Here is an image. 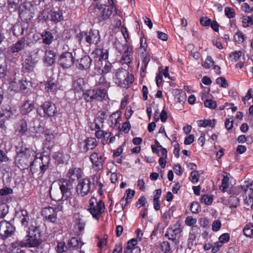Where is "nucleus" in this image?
I'll list each match as a JSON object with an SVG mask.
<instances>
[{"instance_id": "423d86ee", "label": "nucleus", "mask_w": 253, "mask_h": 253, "mask_svg": "<svg viewBox=\"0 0 253 253\" xmlns=\"http://www.w3.org/2000/svg\"><path fill=\"white\" fill-rule=\"evenodd\" d=\"M106 96L107 90L96 86L94 89L87 90L84 94V98L88 102L93 100L102 101Z\"/></svg>"}, {"instance_id": "5fc2aeb1", "label": "nucleus", "mask_w": 253, "mask_h": 253, "mask_svg": "<svg viewBox=\"0 0 253 253\" xmlns=\"http://www.w3.org/2000/svg\"><path fill=\"white\" fill-rule=\"evenodd\" d=\"M190 210L193 213H198L201 211L200 204L197 202H193L191 205Z\"/></svg>"}, {"instance_id": "a18cd8bd", "label": "nucleus", "mask_w": 253, "mask_h": 253, "mask_svg": "<svg viewBox=\"0 0 253 253\" xmlns=\"http://www.w3.org/2000/svg\"><path fill=\"white\" fill-rule=\"evenodd\" d=\"M9 208L6 204H1L0 205V218H4L8 213Z\"/></svg>"}, {"instance_id": "2f4dec72", "label": "nucleus", "mask_w": 253, "mask_h": 253, "mask_svg": "<svg viewBox=\"0 0 253 253\" xmlns=\"http://www.w3.org/2000/svg\"><path fill=\"white\" fill-rule=\"evenodd\" d=\"M22 225L27 226L29 222V216L26 210H22L18 213Z\"/></svg>"}, {"instance_id": "9b49d317", "label": "nucleus", "mask_w": 253, "mask_h": 253, "mask_svg": "<svg viewBox=\"0 0 253 253\" xmlns=\"http://www.w3.org/2000/svg\"><path fill=\"white\" fill-rule=\"evenodd\" d=\"M92 164V168L97 171L102 170L105 160V158L98 152H93L89 157Z\"/></svg>"}, {"instance_id": "ea45409f", "label": "nucleus", "mask_w": 253, "mask_h": 253, "mask_svg": "<svg viewBox=\"0 0 253 253\" xmlns=\"http://www.w3.org/2000/svg\"><path fill=\"white\" fill-rule=\"evenodd\" d=\"M244 235L250 238L253 237V224L249 223L244 227L243 229Z\"/></svg>"}, {"instance_id": "a878e982", "label": "nucleus", "mask_w": 253, "mask_h": 253, "mask_svg": "<svg viewBox=\"0 0 253 253\" xmlns=\"http://www.w3.org/2000/svg\"><path fill=\"white\" fill-rule=\"evenodd\" d=\"M56 58V53L52 50H46L44 61L48 66L54 63Z\"/></svg>"}, {"instance_id": "a211bd4d", "label": "nucleus", "mask_w": 253, "mask_h": 253, "mask_svg": "<svg viewBox=\"0 0 253 253\" xmlns=\"http://www.w3.org/2000/svg\"><path fill=\"white\" fill-rule=\"evenodd\" d=\"M137 241L133 238L128 241L124 251V253H140V249L137 246Z\"/></svg>"}, {"instance_id": "de8ad7c7", "label": "nucleus", "mask_w": 253, "mask_h": 253, "mask_svg": "<svg viewBox=\"0 0 253 253\" xmlns=\"http://www.w3.org/2000/svg\"><path fill=\"white\" fill-rule=\"evenodd\" d=\"M229 179L227 176H224L222 180V184L220 187V190L223 192H225L227 188L229 187Z\"/></svg>"}, {"instance_id": "e433bc0d", "label": "nucleus", "mask_w": 253, "mask_h": 253, "mask_svg": "<svg viewBox=\"0 0 253 253\" xmlns=\"http://www.w3.org/2000/svg\"><path fill=\"white\" fill-rule=\"evenodd\" d=\"M216 122V121L215 119L200 120L199 121L198 125L201 127H207L208 126L213 127Z\"/></svg>"}, {"instance_id": "5701e85b", "label": "nucleus", "mask_w": 253, "mask_h": 253, "mask_svg": "<svg viewBox=\"0 0 253 253\" xmlns=\"http://www.w3.org/2000/svg\"><path fill=\"white\" fill-rule=\"evenodd\" d=\"M47 18L52 22L57 23L63 19L62 12L60 10L50 11Z\"/></svg>"}, {"instance_id": "3c124183", "label": "nucleus", "mask_w": 253, "mask_h": 253, "mask_svg": "<svg viewBox=\"0 0 253 253\" xmlns=\"http://www.w3.org/2000/svg\"><path fill=\"white\" fill-rule=\"evenodd\" d=\"M238 199L235 196H230L228 199V203L230 208H235L237 207Z\"/></svg>"}, {"instance_id": "9d476101", "label": "nucleus", "mask_w": 253, "mask_h": 253, "mask_svg": "<svg viewBox=\"0 0 253 253\" xmlns=\"http://www.w3.org/2000/svg\"><path fill=\"white\" fill-rule=\"evenodd\" d=\"M95 10L99 19L101 20H104L110 17L113 11L115 10V8L113 6H108L97 3Z\"/></svg>"}, {"instance_id": "774afa93", "label": "nucleus", "mask_w": 253, "mask_h": 253, "mask_svg": "<svg viewBox=\"0 0 253 253\" xmlns=\"http://www.w3.org/2000/svg\"><path fill=\"white\" fill-rule=\"evenodd\" d=\"M13 193V190L9 187H5L0 189V195L6 196L8 194H11Z\"/></svg>"}, {"instance_id": "864d4df0", "label": "nucleus", "mask_w": 253, "mask_h": 253, "mask_svg": "<svg viewBox=\"0 0 253 253\" xmlns=\"http://www.w3.org/2000/svg\"><path fill=\"white\" fill-rule=\"evenodd\" d=\"M55 210L52 207H49L45 208L42 211V215L46 218L48 217L51 214H54Z\"/></svg>"}, {"instance_id": "052dcab7", "label": "nucleus", "mask_w": 253, "mask_h": 253, "mask_svg": "<svg viewBox=\"0 0 253 253\" xmlns=\"http://www.w3.org/2000/svg\"><path fill=\"white\" fill-rule=\"evenodd\" d=\"M112 68V66L111 63L105 61V65L102 70V74L103 75H105L109 73L111 71Z\"/></svg>"}, {"instance_id": "49530a36", "label": "nucleus", "mask_w": 253, "mask_h": 253, "mask_svg": "<svg viewBox=\"0 0 253 253\" xmlns=\"http://www.w3.org/2000/svg\"><path fill=\"white\" fill-rule=\"evenodd\" d=\"M174 99L176 102H184L186 100L185 93L183 91H179L178 93L175 95Z\"/></svg>"}, {"instance_id": "37998d69", "label": "nucleus", "mask_w": 253, "mask_h": 253, "mask_svg": "<svg viewBox=\"0 0 253 253\" xmlns=\"http://www.w3.org/2000/svg\"><path fill=\"white\" fill-rule=\"evenodd\" d=\"M246 38L245 35L241 31H238L235 33L234 36V40L238 43H241L244 42Z\"/></svg>"}, {"instance_id": "0eeeda50", "label": "nucleus", "mask_w": 253, "mask_h": 253, "mask_svg": "<svg viewBox=\"0 0 253 253\" xmlns=\"http://www.w3.org/2000/svg\"><path fill=\"white\" fill-rule=\"evenodd\" d=\"M50 159L48 156H42L40 159L36 158L31 165V171L33 173L38 172L40 168V173H43L48 169Z\"/></svg>"}, {"instance_id": "f03ea898", "label": "nucleus", "mask_w": 253, "mask_h": 253, "mask_svg": "<svg viewBox=\"0 0 253 253\" xmlns=\"http://www.w3.org/2000/svg\"><path fill=\"white\" fill-rule=\"evenodd\" d=\"M59 188L61 191L62 204H65L67 208L70 206L75 207L76 202L72 197V191L73 189L72 181L68 180H62L59 182Z\"/></svg>"}, {"instance_id": "0e129e2a", "label": "nucleus", "mask_w": 253, "mask_h": 253, "mask_svg": "<svg viewBox=\"0 0 253 253\" xmlns=\"http://www.w3.org/2000/svg\"><path fill=\"white\" fill-rule=\"evenodd\" d=\"M221 226V221L218 219L215 220L213 222L212 224V230L213 231L217 232L220 229Z\"/></svg>"}, {"instance_id": "b1692460", "label": "nucleus", "mask_w": 253, "mask_h": 253, "mask_svg": "<svg viewBox=\"0 0 253 253\" xmlns=\"http://www.w3.org/2000/svg\"><path fill=\"white\" fill-rule=\"evenodd\" d=\"M25 41V38H22L18 40L15 43L10 47L11 52L14 53L24 49L26 46Z\"/></svg>"}, {"instance_id": "e2e57ef3", "label": "nucleus", "mask_w": 253, "mask_h": 253, "mask_svg": "<svg viewBox=\"0 0 253 253\" xmlns=\"http://www.w3.org/2000/svg\"><path fill=\"white\" fill-rule=\"evenodd\" d=\"M241 51H235L230 54V57L232 61H237L241 57Z\"/></svg>"}, {"instance_id": "4d7b16f0", "label": "nucleus", "mask_w": 253, "mask_h": 253, "mask_svg": "<svg viewBox=\"0 0 253 253\" xmlns=\"http://www.w3.org/2000/svg\"><path fill=\"white\" fill-rule=\"evenodd\" d=\"M213 198L211 196L208 195H203L201 199V202L205 203L207 205H210L212 204Z\"/></svg>"}, {"instance_id": "bb28decb", "label": "nucleus", "mask_w": 253, "mask_h": 253, "mask_svg": "<svg viewBox=\"0 0 253 253\" xmlns=\"http://www.w3.org/2000/svg\"><path fill=\"white\" fill-rule=\"evenodd\" d=\"M34 103L29 100L24 102L20 108V111L22 115H26L29 113L34 109Z\"/></svg>"}, {"instance_id": "09e8293b", "label": "nucleus", "mask_w": 253, "mask_h": 253, "mask_svg": "<svg viewBox=\"0 0 253 253\" xmlns=\"http://www.w3.org/2000/svg\"><path fill=\"white\" fill-rule=\"evenodd\" d=\"M104 119L102 117H97L94 119V129H102L104 126Z\"/></svg>"}, {"instance_id": "7c9ffc66", "label": "nucleus", "mask_w": 253, "mask_h": 253, "mask_svg": "<svg viewBox=\"0 0 253 253\" xmlns=\"http://www.w3.org/2000/svg\"><path fill=\"white\" fill-rule=\"evenodd\" d=\"M36 64V62L32 57H28L23 63V66L28 72L32 71Z\"/></svg>"}, {"instance_id": "39448f33", "label": "nucleus", "mask_w": 253, "mask_h": 253, "mask_svg": "<svg viewBox=\"0 0 253 253\" xmlns=\"http://www.w3.org/2000/svg\"><path fill=\"white\" fill-rule=\"evenodd\" d=\"M104 210L105 205L102 200L97 201L94 197H92L90 199L88 211L94 219L98 220L100 215L104 212Z\"/></svg>"}, {"instance_id": "f8f14e48", "label": "nucleus", "mask_w": 253, "mask_h": 253, "mask_svg": "<svg viewBox=\"0 0 253 253\" xmlns=\"http://www.w3.org/2000/svg\"><path fill=\"white\" fill-rule=\"evenodd\" d=\"M91 191V181L88 178L81 179L77 186V192L82 196H85Z\"/></svg>"}, {"instance_id": "13d9d810", "label": "nucleus", "mask_w": 253, "mask_h": 253, "mask_svg": "<svg viewBox=\"0 0 253 253\" xmlns=\"http://www.w3.org/2000/svg\"><path fill=\"white\" fill-rule=\"evenodd\" d=\"M196 236L193 233H190L189 235L188 246V248L192 249L194 245L196 244Z\"/></svg>"}, {"instance_id": "6e6552de", "label": "nucleus", "mask_w": 253, "mask_h": 253, "mask_svg": "<svg viewBox=\"0 0 253 253\" xmlns=\"http://www.w3.org/2000/svg\"><path fill=\"white\" fill-rule=\"evenodd\" d=\"M15 227L10 221L2 220L0 221V239L5 240L12 236Z\"/></svg>"}, {"instance_id": "69168bd1", "label": "nucleus", "mask_w": 253, "mask_h": 253, "mask_svg": "<svg viewBox=\"0 0 253 253\" xmlns=\"http://www.w3.org/2000/svg\"><path fill=\"white\" fill-rule=\"evenodd\" d=\"M67 247L64 242H59L57 244L56 247V251L58 253H61L66 252Z\"/></svg>"}, {"instance_id": "cd10ccee", "label": "nucleus", "mask_w": 253, "mask_h": 253, "mask_svg": "<svg viewBox=\"0 0 253 253\" xmlns=\"http://www.w3.org/2000/svg\"><path fill=\"white\" fill-rule=\"evenodd\" d=\"M85 88V82L84 79L80 78L73 82L72 88L76 91H84Z\"/></svg>"}, {"instance_id": "f704fd0d", "label": "nucleus", "mask_w": 253, "mask_h": 253, "mask_svg": "<svg viewBox=\"0 0 253 253\" xmlns=\"http://www.w3.org/2000/svg\"><path fill=\"white\" fill-rule=\"evenodd\" d=\"M105 75H102L97 82L96 86L98 87H101L102 88L106 89L110 86V83L107 82L105 77Z\"/></svg>"}, {"instance_id": "20e7f679", "label": "nucleus", "mask_w": 253, "mask_h": 253, "mask_svg": "<svg viewBox=\"0 0 253 253\" xmlns=\"http://www.w3.org/2000/svg\"><path fill=\"white\" fill-rule=\"evenodd\" d=\"M41 243L42 240L40 238L39 230L36 227H32L29 229L25 242L22 241L20 244L22 247H38Z\"/></svg>"}, {"instance_id": "ddd939ff", "label": "nucleus", "mask_w": 253, "mask_h": 253, "mask_svg": "<svg viewBox=\"0 0 253 253\" xmlns=\"http://www.w3.org/2000/svg\"><path fill=\"white\" fill-rule=\"evenodd\" d=\"M75 58L72 52H63L60 56L59 62L60 65L63 68H69L74 64Z\"/></svg>"}, {"instance_id": "473e14b6", "label": "nucleus", "mask_w": 253, "mask_h": 253, "mask_svg": "<svg viewBox=\"0 0 253 253\" xmlns=\"http://www.w3.org/2000/svg\"><path fill=\"white\" fill-rule=\"evenodd\" d=\"M83 244L84 243H82L81 241H79L77 238L73 237L69 241L68 246V248L70 249H76L79 246H80L81 248Z\"/></svg>"}, {"instance_id": "72a5a7b5", "label": "nucleus", "mask_w": 253, "mask_h": 253, "mask_svg": "<svg viewBox=\"0 0 253 253\" xmlns=\"http://www.w3.org/2000/svg\"><path fill=\"white\" fill-rule=\"evenodd\" d=\"M42 37L43 42L47 44L51 43L53 39L52 34L50 32L47 31H44L42 32Z\"/></svg>"}, {"instance_id": "c03bdc74", "label": "nucleus", "mask_w": 253, "mask_h": 253, "mask_svg": "<svg viewBox=\"0 0 253 253\" xmlns=\"http://www.w3.org/2000/svg\"><path fill=\"white\" fill-rule=\"evenodd\" d=\"M161 249L164 253H172L170 244L167 241H164L161 243Z\"/></svg>"}, {"instance_id": "58836bf2", "label": "nucleus", "mask_w": 253, "mask_h": 253, "mask_svg": "<svg viewBox=\"0 0 253 253\" xmlns=\"http://www.w3.org/2000/svg\"><path fill=\"white\" fill-rule=\"evenodd\" d=\"M141 56H142V66L141 68V70H143L144 72V71L146 70L147 68V65L148 64L150 60V55L148 53H145L143 54H141Z\"/></svg>"}, {"instance_id": "c756f323", "label": "nucleus", "mask_w": 253, "mask_h": 253, "mask_svg": "<svg viewBox=\"0 0 253 253\" xmlns=\"http://www.w3.org/2000/svg\"><path fill=\"white\" fill-rule=\"evenodd\" d=\"M44 137L45 139V144L48 145V147L50 145H52L54 143V132L50 129H47L44 132Z\"/></svg>"}, {"instance_id": "c85d7f7f", "label": "nucleus", "mask_w": 253, "mask_h": 253, "mask_svg": "<svg viewBox=\"0 0 253 253\" xmlns=\"http://www.w3.org/2000/svg\"><path fill=\"white\" fill-rule=\"evenodd\" d=\"M67 176L70 179L69 180L72 182L76 179H79V177L81 176V169L77 168L70 169Z\"/></svg>"}, {"instance_id": "603ef678", "label": "nucleus", "mask_w": 253, "mask_h": 253, "mask_svg": "<svg viewBox=\"0 0 253 253\" xmlns=\"http://www.w3.org/2000/svg\"><path fill=\"white\" fill-rule=\"evenodd\" d=\"M214 62L211 56H208L206 60L202 63V65L206 69H209L213 66Z\"/></svg>"}, {"instance_id": "4468645a", "label": "nucleus", "mask_w": 253, "mask_h": 253, "mask_svg": "<svg viewBox=\"0 0 253 253\" xmlns=\"http://www.w3.org/2000/svg\"><path fill=\"white\" fill-rule=\"evenodd\" d=\"M182 231V228L180 223H176L168 228L165 236L169 240L174 241L176 238H179Z\"/></svg>"}, {"instance_id": "dca6fc26", "label": "nucleus", "mask_w": 253, "mask_h": 253, "mask_svg": "<svg viewBox=\"0 0 253 253\" xmlns=\"http://www.w3.org/2000/svg\"><path fill=\"white\" fill-rule=\"evenodd\" d=\"M43 110V117H51L56 113V108L54 104L51 102L46 101L41 106Z\"/></svg>"}, {"instance_id": "393cba45", "label": "nucleus", "mask_w": 253, "mask_h": 253, "mask_svg": "<svg viewBox=\"0 0 253 253\" xmlns=\"http://www.w3.org/2000/svg\"><path fill=\"white\" fill-rule=\"evenodd\" d=\"M28 5L32 7L30 4H28L23 6V7L25 8V9H21L19 11V15L20 17L24 18L25 20H30L34 17V13L33 11H31V9L29 10L27 9V7L28 6Z\"/></svg>"}, {"instance_id": "4be33fe9", "label": "nucleus", "mask_w": 253, "mask_h": 253, "mask_svg": "<svg viewBox=\"0 0 253 253\" xmlns=\"http://www.w3.org/2000/svg\"><path fill=\"white\" fill-rule=\"evenodd\" d=\"M91 59L89 56L85 55L78 59V67L81 70H86L89 68L91 63Z\"/></svg>"}, {"instance_id": "c9c22d12", "label": "nucleus", "mask_w": 253, "mask_h": 253, "mask_svg": "<svg viewBox=\"0 0 253 253\" xmlns=\"http://www.w3.org/2000/svg\"><path fill=\"white\" fill-rule=\"evenodd\" d=\"M17 130L19 133L24 134L28 130L27 124L25 120H21L18 122Z\"/></svg>"}, {"instance_id": "79ce46f5", "label": "nucleus", "mask_w": 253, "mask_h": 253, "mask_svg": "<svg viewBox=\"0 0 253 253\" xmlns=\"http://www.w3.org/2000/svg\"><path fill=\"white\" fill-rule=\"evenodd\" d=\"M95 130V135L98 139H100L102 137H109L111 133V132H105L103 130H101V129H94Z\"/></svg>"}, {"instance_id": "4c0bfd02", "label": "nucleus", "mask_w": 253, "mask_h": 253, "mask_svg": "<svg viewBox=\"0 0 253 253\" xmlns=\"http://www.w3.org/2000/svg\"><path fill=\"white\" fill-rule=\"evenodd\" d=\"M24 31V28L21 25L19 24L14 25L12 29L13 35L17 37L22 35Z\"/></svg>"}, {"instance_id": "a19ab883", "label": "nucleus", "mask_w": 253, "mask_h": 253, "mask_svg": "<svg viewBox=\"0 0 253 253\" xmlns=\"http://www.w3.org/2000/svg\"><path fill=\"white\" fill-rule=\"evenodd\" d=\"M140 47L139 49V53L140 54H143L146 53L147 44L146 42V39L143 37H141L140 40Z\"/></svg>"}, {"instance_id": "680f3d73", "label": "nucleus", "mask_w": 253, "mask_h": 253, "mask_svg": "<svg viewBox=\"0 0 253 253\" xmlns=\"http://www.w3.org/2000/svg\"><path fill=\"white\" fill-rule=\"evenodd\" d=\"M224 12L226 16L229 18H233L235 15L234 9L228 7L225 8Z\"/></svg>"}, {"instance_id": "338daca9", "label": "nucleus", "mask_w": 253, "mask_h": 253, "mask_svg": "<svg viewBox=\"0 0 253 253\" xmlns=\"http://www.w3.org/2000/svg\"><path fill=\"white\" fill-rule=\"evenodd\" d=\"M242 23L244 27H248L252 24V19L249 16H245L243 18Z\"/></svg>"}, {"instance_id": "6ab92c4d", "label": "nucleus", "mask_w": 253, "mask_h": 253, "mask_svg": "<svg viewBox=\"0 0 253 253\" xmlns=\"http://www.w3.org/2000/svg\"><path fill=\"white\" fill-rule=\"evenodd\" d=\"M44 85L45 90L48 92L55 91L60 88L58 81L53 78L48 79L45 82Z\"/></svg>"}, {"instance_id": "8fccbe9b", "label": "nucleus", "mask_w": 253, "mask_h": 253, "mask_svg": "<svg viewBox=\"0 0 253 253\" xmlns=\"http://www.w3.org/2000/svg\"><path fill=\"white\" fill-rule=\"evenodd\" d=\"M216 83L220 87L227 88L228 86V84L225 78L223 77H220L216 79Z\"/></svg>"}, {"instance_id": "2eb2a0df", "label": "nucleus", "mask_w": 253, "mask_h": 253, "mask_svg": "<svg viewBox=\"0 0 253 253\" xmlns=\"http://www.w3.org/2000/svg\"><path fill=\"white\" fill-rule=\"evenodd\" d=\"M97 145V141L95 138L88 137L80 142L79 147L84 152H87L89 150H93Z\"/></svg>"}, {"instance_id": "1a4fd4ad", "label": "nucleus", "mask_w": 253, "mask_h": 253, "mask_svg": "<svg viewBox=\"0 0 253 253\" xmlns=\"http://www.w3.org/2000/svg\"><path fill=\"white\" fill-rule=\"evenodd\" d=\"M116 47L120 53H122L123 55L120 62L122 64L129 65L131 63V59L132 55V48L131 47H129L126 44H120L119 47L118 46V42H116Z\"/></svg>"}, {"instance_id": "6e6d98bb", "label": "nucleus", "mask_w": 253, "mask_h": 253, "mask_svg": "<svg viewBox=\"0 0 253 253\" xmlns=\"http://www.w3.org/2000/svg\"><path fill=\"white\" fill-rule=\"evenodd\" d=\"M200 174L198 171L193 170L191 172L190 174V180L195 184L197 183L199 179Z\"/></svg>"}, {"instance_id": "7ed1b4c3", "label": "nucleus", "mask_w": 253, "mask_h": 253, "mask_svg": "<svg viewBox=\"0 0 253 253\" xmlns=\"http://www.w3.org/2000/svg\"><path fill=\"white\" fill-rule=\"evenodd\" d=\"M113 81L118 85L127 88L132 84L134 78L132 74H129L128 72L123 68L118 69L115 72L113 77Z\"/></svg>"}, {"instance_id": "f257e3e1", "label": "nucleus", "mask_w": 253, "mask_h": 253, "mask_svg": "<svg viewBox=\"0 0 253 253\" xmlns=\"http://www.w3.org/2000/svg\"><path fill=\"white\" fill-rule=\"evenodd\" d=\"M16 149L17 155L15 162L17 166L21 169H26L30 166L31 169L33 162V158L35 157V152L23 144Z\"/></svg>"}, {"instance_id": "bf43d9fd", "label": "nucleus", "mask_w": 253, "mask_h": 253, "mask_svg": "<svg viewBox=\"0 0 253 253\" xmlns=\"http://www.w3.org/2000/svg\"><path fill=\"white\" fill-rule=\"evenodd\" d=\"M205 106L210 109H215L216 107V103L211 99H206L204 101Z\"/></svg>"}, {"instance_id": "f3484780", "label": "nucleus", "mask_w": 253, "mask_h": 253, "mask_svg": "<svg viewBox=\"0 0 253 253\" xmlns=\"http://www.w3.org/2000/svg\"><path fill=\"white\" fill-rule=\"evenodd\" d=\"M100 37L98 30L86 31L85 42L89 44H96L100 42Z\"/></svg>"}, {"instance_id": "412c9836", "label": "nucleus", "mask_w": 253, "mask_h": 253, "mask_svg": "<svg viewBox=\"0 0 253 253\" xmlns=\"http://www.w3.org/2000/svg\"><path fill=\"white\" fill-rule=\"evenodd\" d=\"M121 120V113L117 111L113 113L109 119V124L110 127L112 128H119Z\"/></svg>"}, {"instance_id": "aec40b11", "label": "nucleus", "mask_w": 253, "mask_h": 253, "mask_svg": "<svg viewBox=\"0 0 253 253\" xmlns=\"http://www.w3.org/2000/svg\"><path fill=\"white\" fill-rule=\"evenodd\" d=\"M92 58H96L99 61L106 60L108 57L107 50L104 49L96 48L91 54Z\"/></svg>"}]
</instances>
